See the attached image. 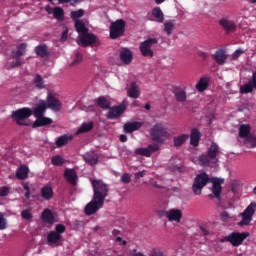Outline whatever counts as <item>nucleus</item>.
Masks as SVG:
<instances>
[{"instance_id": "nucleus-58", "label": "nucleus", "mask_w": 256, "mask_h": 256, "mask_svg": "<svg viewBox=\"0 0 256 256\" xmlns=\"http://www.w3.org/2000/svg\"><path fill=\"white\" fill-rule=\"evenodd\" d=\"M145 175H147V171L142 170V171L136 172L134 174V177H135V179H141V178L145 177Z\"/></svg>"}, {"instance_id": "nucleus-43", "label": "nucleus", "mask_w": 256, "mask_h": 256, "mask_svg": "<svg viewBox=\"0 0 256 256\" xmlns=\"http://www.w3.org/2000/svg\"><path fill=\"white\" fill-rule=\"evenodd\" d=\"M85 15V10L83 9H79V10H75L72 11L70 13V18L72 19V21H80L79 19H81V17H83Z\"/></svg>"}, {"instance_id": "nucleus-21", "label": "nucleus", "mask_w": 256, "mask_h": 256, "mask_svg": "<svg viewBox=\"0 0 256 256\" xmlns=\"http://www.w3.org/2000/svg\"><path fill=\"white\" fill-rule=\"evenodd\" d=\"M83 159H84L85 163H87L88 165L93 167L94 165H97V163H99V154H97L93 151L86 152L83 155Z\"/></svg>"}, {"instance_id": "nucleus-54", "label": "nucleus", "mask_w": 256, "mask_h": 256, "mask_svg": "<svg viewBox=\"0 0 256 256\" xmlns=\"http://www.w3.org/2000/svg\"><path fill=\"white\" fill-rule=\"evenodd\" d=\"M121 183H125V184L131 183V175H129V173H124L121 177Z\"/></svg>"}, {"instance_id": "nucleus-62", "label": "nucleus", "mask_w": 256, "mask_h": 256, "mask_svg": "<svg viewBox=\"0 0 256 256\" xmlns=\"http://www.w3.org/2000/svg\"><path fill=\"white\" fill-rule=\"evenodd\" d=\"M47 13H49V15H51V13L53 14V9H51L50 7L46 8Z\"/></svg>"}, {"instance_id": "nucleus-33", "label": "nucleus", "mask_w": 256, "mask_h": 256, "mask_svg": "<svg viewBox=\"0 0 256 256\" xmlns=\"http://www.w3.org/2000/svg\"><path fill=\"white\" fill-rule=\"evenodd\" d=\"M52 15L57 21H63L65 19V10L63 8L56 6L52 9Z\"/></svg>"}, {"instance_id": "nucleus-45", "label": "nucleus", "mask_w": 256, "mask_h": 256, "mask_svg": "<svg viewBox=\"0 0 256 256\" xmlns=\"http://www.w3.org/2000/svg\"><path fill=\"white\" fill-rule=\"evenodd\" d=\"M51 163L55 167H61V165H63V163H64L63 157L56 155V156L52 157Z\"/></svg>"}, {"instance_id": "nucleus-30", "label": "nucleus", "mask_w": 256, "mask_h": 256, "mask_svg": "<svg viewBox=\"0 0 256 256\" xmlns=\"http://www.w3.org/2000/svg\"><path fill=\"white\" fill-rule=\"evenodd\" d=\"M174 96L178 103H185L187 101V92L181 88L174 89Z\"/></svg>"}, {"instance_id": "nucleus-6", "label": "nucleus", "mask_w": 256, "mask_h": 256, "mask_svg": "<svg viewBox=\"0 0 256 256\" xmlns=\"http://www.w3.org/2000/svg\"><path fill=\"white\" fill-rule=\"evenodd\" d=\"M33 115V110L31 108H20L16 111L12 112V119L17 123V125H21L23 127H27V123L25 119H29Z\"/></svg>"}, {"instance_id": "nucleus-48", "label": "nucleus", "mask_w": 256, "mask_h": 256, "mask_svg": "<svg viewBox=\"0 0 256 256\" xmlns=\"http://www.w3.org/2000/svg\"><path fill=\"white\" fill-rule=\"evenodd\" d=\"M7 229V219H5V214L0 212V231Z\"/></svg>"}, {"instance_id": "nucleus-55", "label": "nucleus", "mask_w": 256, "mask_h": 256, "mask_svg": "<svg viewBox=\"0 0 256 256\" xmlns=\"http://www.w3.org/2000/svg\"><path fill=\"white\" fill-rule=\"evenodd\" d=\"M151 256H166L165 252L161 251L159 248H154L151 251Z\"/></svg>"}, {"instance_id": "nucleus-40", "label": "nucleus", "mask_w": 256, "mask_h": 256, "mask_svg": "<svg viewBox=\"0 0 256 256\" xmlns=\"http://www.w3.org/2000/svg\"><path fill=\"white\" fill-rule=\"evenodd\" d=\"M96 105H98L100 109H111V102H109V100L103 96L97 99Z\"/></svg>"}, {"instance_id": "nucleus-10", "label": "nucleus", "mask_w": 256, "mask_h": 256, "mask_svg": "<svg viewBox=\"0 0 256 256\" xmlns=\"http://www.w3.org/2000/svg\"><path fill=\"white\" fill-rule=\"evenodd\" d=\"M229 243L232 247H239L243 245V241L249 237V232H232L229 234Z\"/></svg>"}, {"instance_id": "nucleus-41", "label": "nucleus", "mask_w": 256, "mask_h": 256, "mask_svg": "<svg viewBox=\"0 0 256 256\" xmlns=\"http://www.w3.org/2000/svg\"><path fill=\"white\" fill-rule=\"evenodd\" d=\"M187 139H189V135L187 134H182L180 136L174 137V146L181 147V145H184Z\"/></svg>"}, {"instance_id": "nucleus-31", "label": "nucleus", "mask_w": 256, "mask_h": 256, "mask_svg": "<svg viewBox=\"0 0 256 256\" xmlns=\"http://www.w3.org/2000/svg\"><path fill=\"white\" fill-rule=\"evenodd\" d=\"M40 193L45 201H51V199H53V188L51 186L42 187Z\"/></svg>"}, {"instance_id": "nucleus-19", "label": "nucleus", "mask_w": 256, "mask_h": 256, "mask_svg": "<svg viewBox=\"0 0 256 256\" xmlns=\"http://www.w3.org/2000/svg\"><path fill=\"white\" fill-rule=\"evenodd\" d=\"M223 183H225V180L221 178H216L212 181V193L216 199H221V191H223L221 185H223Z\"/></svg>"}, {"instance_id": "nucleus-32", "label": "nucleus", "mask_w": 256, "mask_h": 256, "mask_svg": "<svg viewBox=\"0 0 256 256\" xmlns=\"http://www.w3.org/2000/svg\"><path fill=\"white\" fill-rule=\"evenodd\" d=\"M61 241V235L55 231H50L47 235V243L49 245H57Z\"/></svg>"}, {"instance_id": "nucleus-29", "label": "nucleus", "mask_w": 256, "mask_h": 256, "mask_svg": "<svg viewBox=\"0 0 256 256\" xmlns=\"http://www.w3.org/2000/svg\"><path fill=\"white\" fill-rule=\"evenodd\" d=\"M200 139L201 132H199L196 128H193L190 134V145H192L193 147H199Z\"/></svg>"}, {"instance_id": "nucleus-26", "label": "nucleus", "mask_w": 256, "mask_h": 256, "mask_svg": "<svg viewBox=\"0 0 256 256\" xmlns=\"http://www.w3.org/2000/svg\"><path fill=\"white\" fill-rule=\"evenodd\" d=\"M41 219L43 223H47L48 225H53L55 223V216L53 215V212L48 208L44 209L42 212Z\"/></svg>"}, {"instance_id": "nucleus-36", "label": "nucleus", "mask_w": 256, "mask_h": 256, "mask_svg": "<svg viewBox=\"0 0 256 256\" xmlns=\"http://www.w3.org/2000/svg\"><path fill=\"white\" fill-rule=\"evenodd\" d=\"M94 127L93 122H84L77 130V135H81V133H89V131H92Z\"/></svg>"}, {"instance_id": "nucleus-38", "label": "nucleus", "mask_w": 256, "mask_h": 256, "mask_svg": "<svg viewBox=\"0 0 256 256\" xmlns=\"http://www.w3.org/2000/svg\"><path fill=\"white\" fill-rule=\"evenodd\" d=\"M152 15L155 17L157 23H163L165 21V15L163 14V11L159 7H155L152 10Z\"/></svg>"}, {"instance_id": "nucleus-51", "label": "nucleus", "mask_w": 256, "mask_h": 256, "mask_svg": "<svg viewBox=\"0 0 256 256\" xmlns=\"http://www.w3.org/2000/svg\"><path fill=\"white\" fill-rule=\"evenodd\" d=\"M65 231H66L65 225H63V224H57V225L55 226V231H54V233H57V235H61L62 233H65Z\"/></svg>"}, {"instance_id": "nucleus-8", "label": "nucleus", "mask_w": 256, "mask_h": 256, "mask_svg": "<svg viewBox=\"0 0 256 256\" xmlns=\"http://www.w3.org/2000/svg\"><path fill=\"white\" fill-rule=\"evenodd\" d=\"M159 40L157 38H148L147 40L140 43V53L143 57H153V45H157Z\"/></svg>"}, {"instance_id": "nucleus-64", "label": "nucleus", "mask_w": 256, "mask_h": 256, "mask_svg": "<svg viewBox=\"0 0 256 256\" xmlns=\"http://www.w3.org/2000/svg\"><path fill=\"white\" fill-rule=\"evenodd\" d=\"M202 59H207V53H201Z\"/></svg>"}, {"instance_id": "nucleus-50", "label": "nucleus", "mask_w": 256, "mask_h": 256, "mask_svg": "<svg viewBox=\"0 0 256 256\" xmlns=\"http://www.w3.org/2000/svg\"><path fill=\"white\" fill-rule=\"evenodd\" d=\"M23 189L26 191L25 198L26 199H31V188L29 187L28 183L23 182L22 183Z\"/></svg>"}, {"instance_id": "nucleus-63", "label": "nucleus", "mask_w": 256, "mask_h": 256, "mask_svg": "<svg viewBox=\"0 0 256 256\" xmlns=\"http://www.w3.org/2000/svg\"><path fill=\"white\" fill-rule=\"evenodd\" d=\"M164 1H165V0H155V3H156L157 5H161V3H164Z\"/></svg>"}, {"instance_id": "nucleus-42", "label": "nucleus", "mask_w": 256, "mask_h": 256, "mask_svg": "<svg viewBox=\"0 0 256 256\" xmlns=\"http://www.w3.org/2000/svg\"><path fill=\"white\" fill-rule=\"evenodd\" d=\"M175 29V20H168L164 22V31L167 35H171Z\"/></svg>"}, {"instance_id": "nucleus-23", "label": "nucleus", "mask_w": 256, "mask_h": 256, "mask_svg": "<svg viewBox=\"0 0 256 256\" xmlns=\"http://www.w3.org/2000/svg\"><path fill=\"white\" fill-rule=\"evenodd\" d=\"M70 141H73V135L63 134L62 136L56 138L55 145L58 149L65 147Z\"/></svg>"}, {"instance_id": "nucleus-4", "label": "nucleus", "mask_w": 256, "mask_h": 256, "mask_svg": "<svg viewBox=\"0 0 256 256\" xmlns=\"http://www.w3.org/2000/svg\"><path fill=\"white\" fill-rule=\"evenodd\" d=\"M27 51V43H21L16 46V50H13L11 53V59L14 61L10 62V67L15 69V67H21L25 63V61L21 60V57L25 55Z\"/></svg>"}, {"instance_id": "nucleus-49", "label": "nucleus", "mask_w": 256, "mask_h": 256, "mask_svg": "<svg viewBox=\"0 0 256 256\" xmlns=\"http://www.w3.org/2000/svg\"><path fill=\"white\" fill-rule=\"evenodd\" d=\"M82 61H83V54H81V52H77L75 54V58H74L73 62L70 65L71 66L79 65V63H81Z\"/></svg>"}, {"instance_id": "nucleus-46", "label": "nucleus", "mask_w": 256, "mask_h": 256, "mask_svg": "<svg viewBox=\"0 0 256 256\" xmlns=\"http://www.w3.org/2000/svg\"><path fill=\"white\" fill-rule=\"evenodd\" d=\"M135 153L136 155H141L142 157H151V152L148 148H137Z\"/></svg>"}, {"instance_id": "nucleus-20", "label": "nucleus", "mask_w": 256, "mask_h": 256, "mask_svg": "<svg viewBox=\"0 0 256 256\" xmlns=\"http://www.w3.org/2000/svg\"><path fill=\"white\" fill-rule=\"evenodd\" d=\"M119 58L124 65H131V62L133 61V52H131L129 48H123L120 51Z\"/></svg>"}, {"instance_id": "nucleus-61", "label": "nucleus", "mask_w": 256, "mask_h": 256, "mask_svg": "<svg viewBox=\"0 0 256 256\" xmlns=\"http://www.w3.org/2000/svg\"><path fill=\"white\" fill-rule=\"evenodd\" d=\"M229 238H230V235L221 238L220 243H229Z\"/></svg>"}, {"instance_id": "nucleus-24", "label": "nucleus", "mask_w": 256, "mask_h": 256, "mask_svg": "<svg viewBox=\"0 0 256 256\" xmlns=\"http://www.w3.org/2000/svg\"><path fill=\"white\" fill-rule=\"evenodd\" d=\"M46 111H47V102L40 101L39 104L32 111V115H34V117L36 118L43 117Z\"/></svg>"}, {"instance_id": "nucleus-3", "label": "nucleus", "mask_w": 256, "mask_h": 256, "mask_svg": "<svg viewBox=\"0 0 256 256\" xmlns=\"http://www.w3.org/2000/svg\"><path fill=\"white\" fill-rule=\"evenodd\" d=\"M150 137L152 141H156V143H163V139L169 137V130L165 125L157 123L150 129Z\"/></svg>"}, {"instance_id": "nucleus-35", "label": "nucleus", "mask_w": 256, "mask_h": 256, "mask_svg": "<svg viewBox=\"0 0 256 256\" xmlns=\"http://www.w3.org/2000/svg\"><path fill=\"white\" fill-rule=\"evenodd\" d=\"M16 177H17V179H20L21 181L27 179V177H29V168L27 166H21L16 171Z\"/></svg>"}, {"instance_id": "nucleus-60", "label": "nucleus", "mask_w": 256, "mask_h": 256, "mask_svg": "<svg viewBox=\"0 0 256 256\" xmlns=\"http://www.w3.org/2000/svg\"><path fill=\"white\" fill-rule=\"evenodd\" d=\"M121 143H127V135L122 134L119 136Z\"/></svg>"}, {"instance_id": "nucleus-56", "label": "nucleus", "mask_w": 256, "mask_h": 256, "mask_svg": "<svg viewBox=\"0 0 256 256\" xmlns=\"http://www.w3.org/2000/svg\"><path fill=\"white\" fill-rule=\"evenodd\" d=\"M9 195V187L3 186L0 188V197H7Z\"/></svg>"}, {"instance_id": "nucleus-2", "label": "nucleus", "mask_w": 256, "mask_h": 256, "mask_svg": "<svg viewBox=\"0 0 256 256\" xmlns=\"http://www.w3.org/2000/svg\"><path fill=\"white\" fill-rule=\"evenodd\" d=\"M219 145L212 143L207 149V154H201L198 158L200 167H215L219 163Z\"/></svg>"}, {"instance_id": "nucleus-37", "label": "nucleus", "mask_w": 256, "mask_h": 256, "mask_svg": "<svg viewBox=\"0 0 256 256\" xmlns=\"http://www.w3.org/2000/svg\"><path fill=\"white\" fill-rule=\"evenodd\" d=\"M35 53L36 55H38V57H42V58L48 57L49 51L47 50V45L41 44L39 46H36Z\"/></svg>"}, {"instance_id": "nucleus-17", "label": "nucleus", "mask_w": 256, "mask_h": 256, "mask_svg": "<svg viewBox=\"0 0 256 256\" xmlns=\"http://www.w3.org/2000/svg\"><path fill=\"white\" fill-rule=\"evenodd\" d=\"M212 59L215 60L217 65H225L227 60L229 59V55H227V51L225 49H218L215 54L212 56Z\"/></svg>"}, {"instance_id": "nucleus-34", "label": "nucleus", "mask_w": 256, "mask_h": 256, "mask_svg": "<svg viewBox=\"0 0 256 256\" xmlns=\"http://www.w3.org/2000/svg\"><path fill=\"white\" fill-rule=\"evenodd\" d=\"M74 27L77 33H80L81 35H84L85 33L89 32V28L85 26V22H83V20H76Z\"/></svg>"}, {"instance_id": "nucleus-16", "label": "nucleus", "mask_w": 256, "mask_h": 256, "mask_svg": "<svg viewBox=\"0 0 256 256\" xmlns=\"http://www.w3.org/2000/svg\"><path fill=\"white\" fill-rule=\"evenodd\" d=\"M164 215L170 222L174 221L175 223H181V219L183 218V211L181 209L172 208L168 211H165Z\"/></svg>"}, {"instance_id": "nucleus-47", "label": "nucleus", "mask_w": 256, "mask_h": 256, "mask_svg": "<svg viewBox=\"0 0 256 256\" xmlns=\"http://www.w3.org/2000/svg\"><path fill=\"white\" fill-rule=\"evenodd\" d=\"M21 217L26 221H31V219H33V214L31 213V210L26 209L21 212Z\"/></svg>"}, {"instance_id": "nucleus-15", "label": "nucleus", "mask_w": 256, "mask_h": 256, "mask_svg": "<svg viewBox=\"0 0 256 256\" xmlns=\"http://www.w3.org/2000/svg\"><path fill=\"white\" fill-rule=\"evenodd\" d=\"M219 25L227 33H235L237 31V23L229 18H222L219 20Z\"/></svg>"}, {"instance_id": "nucleus-14", "label": "nucleus", "mask_w": 256, "mask_h": 256, "mask_svg": "<svg viewBox=\"0 0 256 256\" xmlns=\"http://www.w3.org/2000/svg\"><path fill=\"white\" fill-rule=\"evenodd\" d=\"M256 91V71L252 73V77L248 83L240 86V93L242 95H247Z\"/></svg>"}, {"instance_id": "nucleus-5", "label": "nucleus", "mask_w": 256, "mask_h": 256, "mask_svg": "<svg viewBox=\"0 0 256 256\" xmlns=\"http://www.w3.org/2000/svg\"><path fill=\"white\" fill-rule=\"evenodd\" d=\"M211 182V178H209V175L205 172H202L194 178L193 184H192V191L194 195H201L203 188L207 186V183Z\"/></svg>"}, {"instance_id": "nucleus-9", "label": "nucleus", "mask_w": 256, "mask_h": 256, "mask_svg": "<svg viewBox=\"0 0 256 256\" xmlns=\"http://www.w3.org/2000/svg\"><path fill=\"white\" fill-rule=\"evenodd\" d=\"M255 207H256V203L252 202L244 210V213L241 214L242 220L239 222L240 227L251 225V221L253 220V215H255Z\"/></svg>"}, {"instance_id": "nucleus-59", "label": "nucleus", "mask_w": 256, "mask_h": 256, "mask_svg": "<svg viewBox=\"0 0 256 256\" xmlns=\"http://www.w3.org/2000/svg\"><path fill=\"white\" fill-rule=\"evenodd\" d=\"M200 234L201 235H209V231H207V229H205V227L200 226Z\"/></svg>"}, {"instance_id": "nucleus-7", "label": "nucleus", "mask_w": 256, "mask_h": 256, "mask_svg": "<svg viewBox=\"0 0 256 256\" xmlns=\"http://www.w3.org/2000/svg\"><path fill=\"white\" fill-rule=\"evenodd\" d=\"M126 23L123 19H117L110 24V39H119L125 35Z\"/></svg>"}, {"instance_id": "nucleus-11", "label": "nucleus", "mask_w": 256, "mask_h": 256, "mask_svg": "<svg viewBox=\"0 0 256 256\" xmlns=\"http://www.w3.org/2000/svg\"><path fill=\"white\" fill-rule=\"evenodd\" d=\"M126 109L127 105H125V101H123L118 106L111 107L108 111L107 119H119V117H121L122 114L125 113Z\"/></svg>"}, {"instance_id": "nucleus-52", "label": "nucleus", "mask_w": 256, "mask_h": 256, "mask_svg": "<svg viewBox=\"0 0 256 256\" xmlns=\"http://www.w3.org/2000/svg\"><path fill=\"white\" fill-rule=\"evenodd\" d=\"M147 149L150 152V155H153V153H156V151H159V145L158 144H149Z\"/></svg>"}, {"instance_id": "nucleus-13", "label": "nucleus", "mask_w": 256, "mask_h": 256, "mask_svg": "<svg viewBox=\"0 0 256 256\" xmlns=\"http://www.w3.org/2000/svg\"><path fill=\"white\" fill-rule=\"evenodd\" d=\"M239 137L241 139H247L250 143H252L255 147L256 145V138L251 136V126L247 124H242L239 127Z\"/></svg>"}, {"instance_id": "nucleus-25", "label": "nucleus", "mask_w": 256, "mask_h": 256, "mask_svg": "<svg viewBox=\"0 0 256 256\" xmlns=\"http://www.w3.org/2000/svg\"><path fill=\"white\" fill-rule=\"evenodd\" d=\"M128 97L131 99H139L141 96V90L139 89V85H137V82H131L130 88L127 91Z\"/></svg>"}, {"instance_id": "nucleus-27", "label": "nucleus", "mask_w": 256, "mask_h": 256, "mask_svg": "<svg viewBox=\"0 0 256 256\" xmlns=\"http://www.w3.org/2000/svg\"><path fill=\"white\" fill-rule=\"evenodd\" d=\"M53 123V120L48 117L40 116L36 118L35 122L32 124L33 129H36L37 127H46V125H51Z\"/></svg>"}, {"instance_id": "nucleus-53", "label": "nucleus", "mask_w": 256, "mask_h": 256, "mask_svg": "<svg viewBox=\"0 0 256 256\" xmlns=\"http://www.w3.org/2000/svg\"><path fill=\"white\" fill-rule=\"evenodd\" d=\"M243 53H245V50H243V49H237V50L232 54V59H233V61L239 59V57H241V55H243Z\"/></svg>"}, {"instance_id": "nucleus-12", "label": "nucleus", "mask_w": 256, "mask_h": 256, "mask_svg": "<svg viewBox=\"0 0 256 256\" xmlns=\"http://www.w3.org/2000/svg\"><path fill=\"white\" fill-rule=\"evenodd\" d=\"M79 45L81 47H91L97 43V36L93 33H84L79 36Z\"/></svg>"}, {"instance_id": "nucleus-57", "label": "nucleus", "mask_w": 256, "mask_h": 256, "mask_svg": "<svg viewBox=\"0 0 256 256\" xmlns=\"http://www.w3.org/2000/svg\"><path fill=\"white\" fill-rule=\"evenodd\" d=\"M220 218H221V221H223L224 223H227V221H229L230 219L229 212L227 211L222 212L220 214Z\"/></svg>"}, {"instance_id": "nucleus-28", "label": "nucleus", "mask_w": 256, "mask_h": 256, "mask_svg": "<svg viewBox=\"0 0 256 256\" xmlns=\"http://www.w3.org/2000/svg\"><path fill=\"white\" fill-rule=\"evenodd\" d=\"M140 127H143L142 122H127L124 125V131L125 133H133L139 131Z\"/></svg>"}, {"instance_id": "nucleus-44", "label": "nucleus", "mask_w": 256, "mask_h": 256, "mask_svg": "<svg viewBox=\"0 0 256 256\" xmlns=\"http://www.w3.org/2000/svg\"><path fill=\"white\" fill-rule=\"evenodd\" d=\"M34 84L36 89H45V81L43 80L41 74H36L34 78Z\"/></svg>"}, {"instance_id": "nucleus-39", "label": "nucleus", "mask_w": 256, "mask_h": 256, "mask_svg": "<svg viewBox=\"0 0 256 256\" xmlns=\"http://www.w3.org/2000/svg\"><path fill=\"white\" fill-rule=\"evenodd\" d=\"M207 87H209V79L200 78V80L196 84L197 91H200V93H203V91L207 90Z\"/></svg>"}, {"instance_id": "nucleus-1", "label": "nucleus", "mask_w": 256, "mask_h": 256, "mask_svg": "<svg viewBox=\"0 0 256 256\" xmlns=\"http://www.w3.org/2000/svg\"><path fill=\"white\" fill-rule=\"evenodd\" d=\"M91 183L94 193L93 198L84 208V213L88 217L95 215L99 209H103L105 198L109 195V186L104 184L102 180H91Z\"/></svg>"}, {"instance_id": "nucleus-22", "label": "nucleus", "mask_w": 256, "mask_h": 256, "mask_svg": "<svg viewBox=\"0 0 256 256\" xmlns=\"http://www.w3.org/2000/svg\"><path fill=\"white\" fill-rule=\"evenodd\" d=\"M64 178L69 183V185H77V172L73 169H65L64 171Z\"/></svg>"}, {"instance_id": "nucleus-18", "label": "nucleus", "mask_w": 256, "mask_h": 256, "mask_svg": "<svg viewBox=\"0 0 256 256\" xmlns=\"http://www.w3.org/2000/svg\"><path fill=\"white\" fill-rule=\"evenodd\" d=\"M46 107L48 109H52V111H60L61 110V101L53 94H49L46 101Z\"/></svg>"}]
</instances>
